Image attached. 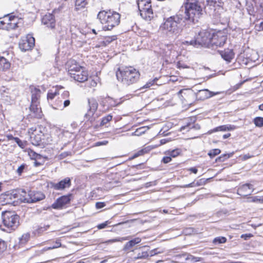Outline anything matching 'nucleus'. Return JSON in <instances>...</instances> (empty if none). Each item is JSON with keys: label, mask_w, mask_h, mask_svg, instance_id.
Here are the masks:
<instances>
[{"label": "nucleus", "mask_w": 263, "mask_h": 263, "mask_svg": "<svg viewBox=\"0 0 263 263\" xmlns=\"http://www.w3.org/2000/svg\"><path fill=\"white\" fill-rule=\"evenodd\" d=\"M71 78L79 82H84L88 79V72L84 67H82L78 71L74 73Z\"/></svg>", "instance_id": "dca6fc26"}, {"label": "nucleus", "mask_w": 263, "mask_h": 263, "mask_svg": "<svg viewBox=\"0 0 263 263\" xmlns=\"http://www.w3.org/2000/svg\"><path fill=\"white\" fill-rule=\"evenodd\" d=\"M88 104L89 108L85 115V117L90 122H92L95 119L93 116L98 108V103L95 99H90L88 100Z\"/></svg>", "instance_id": "ddd939ff"}, {"label": "nucleus", "mask_w": 263, "mask_h": 263, "mask_svg": "<svg viewBox=\"0 0 263 263\" xmlns=\"http://www.w3.org/2000/svg\"><path fill=\"white\" fill-rule=\"evenodd\" d=\"M253 236L252 234H242L241 236V238H243L245 240H247L249 238H251Z\"/></svg>", "instance_id": "3c124183"}, {"label": "nucleus", "mask_w": 263, "mask_h": 263, "mask_svg": "<svg viewBox=\"0 0 263 263\" xmlns=\"http://www.w3.org/2000/svg\"><path fill=\"white\" fill-rule=\"evenodd\" d=\"M222 2L221 0H206V6L205 9H209L210 13L217 16L222 11Z\"/></svg>", "instance_id": "1a4fd4ad"}, {"label": "nucleus", "mask_w": 263, "mask_h": 263, "mask_svg": "<svg viewBox=\"0 0 263 263\" xmlns=\"http://www.w3.org/2000/svg\"><path fill=\"white\" fill-rule=\"evenodd\" d=\"M18 197L17 194L14 192L12 191L11 193H7L1 196V199H4L5 204H11L14 202V200Z\"/></svg>", "instance_id": "4be33fe9"}, {"label": "nucleus", "mask_w": 263, "mask_h": 263, "mask_svg": "<svg viewBox=\"0 0 263 263\" xmlns=\"http://www.w3.org/2000/svg\"><path fill=\"white\" fill-rule=\"evenodd\" d=\"M227 241V238L224 237L219 236L216 237L213 241L214 244H220L225 243Z\"/></svg>", "instance_id": "e433bc0d"}, {"label": "nucleus", "mask_w": 263, "mask_h": 263, "mask_svg": "<svg viewBox=\"0 0 263 263\" xmlns=\"http://www.w3.org/2000/svg\"><path fill=\"white\" fill-rule=\"evenodd\" d=\"M178 95L185 105H192L196 99L195 93L191 89H181L178 92Z\"/></svg>", "instance_id": "0eeeda50"}, {"label": "nucleus", "mask_w": 263, "mask_h": 263, "mask_svg": "<svg viewBox=\"0 0 263 263\" xmlns=\"http://www.w3.org/2000/svg\"><path fill=\"white\" fill-rule=\"evenodd\" d=\"M7 138L8 140H13L14 141H15V139L16 138V137H14L12 135H8L7 136Z\"/></svg>", "instance_id": "0e129e2a"}, {"label": "nucleus", "mask_w": 263, "mask_h": 263, "mask_svg": "<svg viewBox=\"0 0 263 263\" xmlns=\"http://www.w3.org/2000/svg\"><path fill=\"white\" fill-rule=\"evenodd\" d=\"M149 128L147 126H143L137 128L135 132L132 134L133 136H140L144 134Z\"/></svg>", "instance_id": "c756f323"}, {"label": "nucleus", "mask_w": 263, "mask_h": 263, "mask_svg": "<svg viewBox=\"0 0 263 263\" xmlns=\"http://www.w3.org/2000/svg\"><path fill=\"white\" fill-rule=\"evenodd\" d=\"M252 185L251 184L246 183L243 184L238 189V194L242 196H246L250 195L253 191Z\"/></svg>", "instance_id": "aec40b11"}, {"label": "nucleus", "mask_w": 263, "mask_h": 263, "mask_svg": "<svg viewBox=\"0 0 263 263\" xmlns=\"http://www.w3.org/2000/svg\"><path fill=\"white\" fill-rule=\"evenodd\" d=\"M189 170L194 174H196L198 171L197 169L195 167H191L189 169Z\"/></svg>", "instance_id": "338daca9"}, {"label": "nucleus", "mask_w": 263, "mask_h": 263, "mask_svg": "<svg viewBox=\"0 0 263 263\" xmlns=\"http://www.w3.org/2000/svg\"><path fill=\"white\" fill-rule=\"evenodd\" d=\"M140 15L146 20H151L153 17L151 0H137Z\"/></svg>", "instance_id": "423d86ee"}, {"label": "nucleus", "mask_w": 263, "mask_h": 263, "mask_svg": "<svg viewBox=\"0 0 263 263\" xmlns=\"http://www.w3.org/2000/svg\"><path fill=\"white\" fill-rule=\"evenodd\" d=\"M168 141H170V140L168 139H161L160 141V145H163V144H164L166 143Z\"/></svg>", "instance_id": "680f3d73"}, {"label": "nucleus", "mask_w": 263, "mask_h": 263, "mask_svg": "<svg viewBox=\"0 0 263 263\" xmlns=\"http://www.w3.org/2000/svg\"><path fill=\"white\" fill-rule=\"evenodd\" d=\"M45 198V195L42 192H36L34 194V202L39 201Z\"/></svg>", "instance_id": "c9c22d12"}, {"label": "nucleus", "mask_w": 263, "mask_h": 263, "mask_svg": "<svg viewBox=\"0 0 263 263\" xmlns=\"http://www.w3.org/2000/svg\"><path fill=\"white\" fill-rule=\"evenodd\" d=\"M164 252L163 250L158 251V249H155L149 251L148 252L146 251H142L141 252H139L135 258L136 259H144L146 258L148 256H153L155 255L162 253Z\"/></svg>", "instance_id": "412c9836"}, {"label": "nucleus", "mask_w": 263, "mask_h": 263, "mask_svg": "<svg viewBox=\"0 0 263 263\" xmlns=\"http://www.w3.org/2000/svg\"><path fill=\"white\" fill-rule=\"evenodd\" d=\"M29 237L30 235L28 233L23 235L20 239V242L21 243H25L29 240Z\"/></svg>", "instance_id": "37998d69"}, {"label": "nucleus", "mask_w": 263, "mask_h": 263, "mask_svg": "<svg viewBox=\"0 0 263 263\" xmlns=\"http://www.w3.org/2000/svg\"><path fill=\"white\" fill-rule=\"evenodd\" d=\"M6 25L3 26V29L10 30L15 29L18 27V18L14 15H8L6 16Z\"/></svg>", "instance_id": "4468645a"}, {"label": "nucleus", "mask_w": 263, "mask_h": 263, "mask_svg": "<svg viewBox=\"0 0 263 263\" xmlns=\"http://www.w3.org/2000/svg\"><path fill=\"white\" fill-rule=\"evenodd\" d=\"M117 39L116 36H107L105 37L103 41L104 44L106 45L109 44L112 41H115Z\"/></svg>", "instance_id": "58836bf2"}, {"label": "nucleus", "mask_w": 263, "mask_h": 263, "mask_svg": "<svg viewBox=\"0 0 263 263\" xmlns=\"http://www.w3.org/2000/svg\"><path fill=\"white\" fill-rule=\"evenodd\" d=\"M41 90L37 88H34V117L42 118L43 116L41 107L37 101L40 97Z\"/></svg>", "instance_id": "9b49d317"}, {"label": "nucleus", "mask_w": 263, "mask_h": 263, "mask_svg": "<svg viewBox=\"0 0 263 263\" xmlns=\"http://www.w3.org/2000/svg\"><path fill=\"white\" fill-rule=\"evenodd\" d=\"M112 116L110 115H108L106 117L103 118L102 121L101 122V125H104L108 122L110 121L112 119Z\"/></svg>", "instance_id": "ea45409f"}, {"label": "nucleus", "mask_w": 263, "mask_h": 263, "mask_svg": "<svg viewBox=\"0 0 263 263\" xmlns=\"http://www.w3.org/2000/svg\"><path fill=\"white\" fill-rule=\"evenodd\" d=\"M153 85V83H151V82H149V83H146L143 87V88H149L151 86H152Z\"/></svg>", "instance_id": "774afa93"}, {"label": "nucleus", "mask_w": 263, "mask_h": 263, "mask_svg": "<svg viewBox=\"0 0 263 263\" xmlns=\"http://www.w3.org/2000/svg\"><path fill=\"white\" fill-rule=\"evenodd\" d=\"M144 150L141 149L134 155V157L135 158V157H137L139 156L142 155L144 154Z\"/></svg>", "instance_id": "4d7b16f0"}, {"label": "nucleus", "mask_w": 263, "mask_h": 263, "mask_svg": "<svg viewBox=\"0 0 263 263\" xmlns=\"http://www.w3.org/2000/svg\"><path fill=\"white\" fill-rule=\"evenodd\" d=\"M6 16L3 18V20H0V28L3 29V26L6 25Z\"/></svg>", "instance_id": "5fc2aeb1"}, {"label": "nucleus", "mask_w": 263, "mask_h": 263, "mask_svg": "<svg viewBox=\"0 0 263 263\" xmlns=\"http://www.w3.org/2000/svg\"><path fill=\"white\" fill-rule=\"evenodd\" d=\"M129 239V236L123 237H117L114 239H109L103 243L106 244H110L116 242H122L123 241L127 240Z\"/></svg>", "instance_id": "c85d7f7f"}, {"label": "nucleus", "mask_w": 263, "mask_h": 263, "mask_svg": "<svg viewBox=\"0 0 263 263\" xmlns=\"http://www.w3.org/2000/svg\"><path fill=\"white\" fill-rule=\"evenodd\" d=\"M70 104V101L69 100H65L64 102V107H66L69 105Z\"/></svg>", "instance_id": "69168bd1"}, {"label": "nucleus", "mask_w": 263, "mask_h": 263, "mask_svg": "<svg viewBox=\"0 0 263 263\" xmlns=\"http://www.w3.org/2000/svg\"><path fill=\"white\" fill-rule=\"evenodd\" d=\"M231 157V155L230 154H225L224 155H223V156H220L218 158V159L220 160V161H224L225 159H227V158H229Z\"/></svg>", "instance_id": "864d4df0"}, {"label": "nucleus", "mask_w": 263, "mask_h": 263, "mask_svg": "<svg viewBox=\"0 0 263 263\" xmlns=\"http://www.w3.org/2000/svg\"><path fill=\"white\" fill-rule=\"evenodd\" d=\"M172 160V158L170 156L168 155L167 156L164 157L162 159V162L164 163H167L171 162Z\"/></svg>", "instance_id": "de8ad7c7"}, {"label": "nucleus", "mask_w": 263, "mask_h": 263, "mask_svg": "<svg viewBox=\"0 0 263 263\" xmlns=\"http://www.w3.org/2000/svg\"><path fill=\"white\" fill-rule=\"evenodd\" d=\"M183 20V11H179L174 15L164 18L159 30L168 35H177L182 31Z\"/></svg>", "instance_id": "f257e3e1"}, {"label": "nucleus", "mask_w": 263, "mask_h": 263, "mask_svg": "<svg viewBox=\"0 0 263 263\" xmlns=\"http://www.w3.org/2000/svg\"><path fill=\"white\" fill-rule=\"evenodd\" d=\"M97 85V82L94 80H91L90 81V86L91 87H96Z\"/></svg>", "instance_id": "bf43d9fd"}, {"label": "nucleus", "mask_w": 263, "mask_h": 263, "mask_svg": "<svg viewBox=\"0 0 263 263\" xmlns=\"http://www.w3.org/2000/svg\"><path fill=\"white\" fill-rule=\"evenodd\" d=\"M25 164H22L18 167L16 172L19 175H21L25 167Z\"/></svg>", "instance_id": "49530a36"}, {"label": "nucleus", "mask_w": 263, "mask_h": 263, "mask_svg": "<svg viewBox=\"0 0 263 263\" xmlns=\"http://www.w3.org/2000/svg\"><path fill=\"white\" fill-rule=\"evenodd\" d=\"M220 53L221 57L228 62H230L234 57L233 50L229 49H227L224 51H221Z\"/></svg>", "instance_id": "5701e85b"}, {"label": "nucleus", "mask_w": 263, "mask_h": 263, "mask_svg": "<svg viewBox=\"0 0 263 263\" xmlns=\"http://www.w3.org/2000/svg\"><path fill=\"white\" fill-rule=\"evenodd\" d=\"M181 153V150L180 149L177 148L175 149H173L172 151H168L166 152V154L167 155L171 156V157L175 158L178 156Z\"/></svg>", "instance_id": "473e14b6"}, {"label": "nucleus", "mask_w": 263, "mask_h": 263, "mask_svg": "<svg viewBox=\"0 0 263 263\" xmlns=\"http://www.w3.org/2000/svg\"><path fill=\"white\" fill-rule=\"evenodd\" d=\"M15 141L20 147L23 148V143L18 138L16 137V138L15 139Z\"/></svg>", "instance_id": "8fccbe9b"}, {"label": "nucleus", "mask_w": 263, "mask_h": 263, "mask_svg": "<svg viewBox=\"0 0 263 263\" xmlns=\"http://www.w3.org/2000/svg\"><path fill=\"white\" fill-rule=\"evenodd\" d=\"M42 23L48 27L53 28L55 25L54 16L51 13L46 14L42 18Z\"/></svg>", "instance_id": "f3484780"}, {"label": "nucleus", "mask_w": 263, "mask_h": 263, "mask_svg": "<svg viewBox=\"0 0 263 263\" xmlns=\"http://www.w3.org/2000/svg\"><path fill=\"white\" fill-rule=\"evenodd\" d=\"M107 143H108V142L107 141H102V142H98L96 143V145L97 146H100V145H105Z\"/></svg>", "instance_id": "e2e57ef3"}, {"label": "nucleus", "mask_w": 263, "mask_h": 263, "mask_svg": "<svg viewBox=\"0 0 263 263\" xmlns=\"http://www.w3.org/2000/svg\"><path fill=\"white\" fill-rule=\"evenodd\" d=\"M2 218L4 226L8 230H15L19 226L20 217L14 212L7 211L3 212Z\"/></svg>", "instance_id": "39448f33"}, {"label": "nucleus", "mask_w": 263, "mask_h": 263, "mask_svg": "<svg viewBox=\"0 0 263 263\" xmlns=\"http://www.w3.org/2000/svg\"><path fill=\"white\" fill-rule=\"evenodd\" d=\"M58 95H59V90L57 88H55L54 90H50L47 94V99L52 100Z\"/></svg>", "instance_id": "7c9ffc66"}, {"label": "nucleus", "mask_w": 263, "mask_h": 263, "mask_svg": "<svg viewBox=\"0 0 263 263\" xmlns=\"http://www.w3.org/2000/svg\"><path fill=\"white\" fill-rule=\"evenodd\" d=\"M39 157H40V156L34 152V166H38L41 165H43L44 163V158H40L41 161H37V159Z\"/></svg>", "instance_id": "f704fd0d"}, {"label": "nucleus", "mask_w": 263, "mask_h": 263, "mask_svg": "<svg viewBox=\"0 0 263 263\" xmlns=\"http://www.w3.org/2000/svg\"><path fill=\"white\" fill-rule=\"evenodd\" d=\"M107 221H106L104 223H101L100 224H99L98 226H97V228L99 229H104L105 228L107 225Z\"/></svg>", "instance_id": "6e6d98bb"}, {"label": "nucleus", "mask_w": 263, "mask_h": 263, "mask_svg": "<svg viewBox=\"0 0 263 263\" xmlns=\"http://www.w3.org/2000/svg\"><path fill=\"white\" fill-rule=\"evenodd\" d=\"M212 34L206 30L200 31L195 39L197 45L204 46L210 48Z\"/></svg>", "instance_id": "9d476101"}, {"label": "nucleus", "mask_w": 263, "mask_h": 263, "mask_svg": "<svg viewBox=\"0 0 263 263\" xmlns=\"http://www.w3.org/2000/svg\"><path fill=\"white\" fill-rule=\"evenodd\" d=\"M254 122L256 126L262 127L263 126V118L256 117L254 119Z\"/></svg>", "instance_id": "4c0bfd02"}, {"label": "nucleus", "mask_w": 263, "mask_h": 263, "mask_svg": "<svg viewBox=\"0 0 263 263\" xmlns=\"http://www.w3.org/2000/svg\"><path fill=\"white\" fill-rule=\"evenodd\" d=\"M252 157H253L252 156H251L249 154H246V155H244L243 156H242L241 159H242V160L245 161L249 158H252Z\"/></svg>", "instance_id": "13d9d810"}, {"label": "nucleus", "mask_w": 263, "mask_h": 263, "mask_svg": "<svg viewBox=\"0 0 263 263\" xmlns=\"http://www.w3.org/2000/svg\"><path fill=\"white\" fill-rule=\"evenodd\" d=\"M120 14L115 11H102L99 12L98 18L103 25L104 30H111L120 22Z\"/></svg>", "instance_id": "7ed1b4c3"}, {"label": "nucleus", "mask_w": 263, "mask_h": 263, "mask_svg": "<svg viewBox=\"0 0 263 263\" xmlns=\"http://www.w3.org/2000/svg\"><path fill=\"white\" fill-rule=\"evenodd\" d=\"M253 202H257V201H261L262 202H263V200H261L260 199H259L258 198V197H252V199L251 200Z\"/></svg>", "instance_id": "052dcab7"}, {"label": "nucleus", "mask_w": 263, "mask_h": 263, "mask_svg": "<svg viewBox=\"0 0 263 263\" xmlns=\"http://www.w3.org/2000/svg\"><path fill=\"white\" fill-rule=\"evenodd\" d=\"M116 74L118 81L125 86L137 82L140 76L139 71L131 66L119 68Z\"/></svg>", "instance_id": "f03ea898"}, {"label": "nucleus", "mask_w": 263, "mask_h": 263, "mask_svg": "<svg viewBox=\"0 0 263 263\" xmlns=\"http://www.w3.org/2000/svg\"><path fill=\"white\" fill-rule=\"evenodd\" d=\"M141 239L139 237L135 238L129 241H128L124 246L123 250L125 251H129L131 249L135 246L136 244L140 242Z\"/></svg>", "instance_id": "b1692460"}, {"label": "nucleus", "mask_w": 263, "mask_h": 263, "mask_svg": "<svg viewBox=\"0 0 263 263\" xmlns=\"http://www.w3.org/2000/svg\"><path fill=\"white\" fill-rule=\"evenodd\" d=\"M5 248V244L4 241L0 239V253L3 252Z\"/></svg>", "instance_id": "603ef678"}, {"label": "nucleus", "mask_w": 263, "mask_h": 263, "mask_svg": "<svg viewBox=\"0 0 263 263\" xmlns=\"http://www.w3.org/2000/svg\"><path fill=\"white\" fill-rule=\"evenodd\" d=\"M220 150L219 149L216 148V149H214L210 151L209 152L208 155L211 158H213V157H215V156L220 154Z\"/></svg>", "instance_id": "a19ab883"}, {"label": "nucleus", "mask_w": 263, "mask_h": 263, "mask_svg": "<svg viewBox=\"0 0 263 263\" xmlns=\"http://www.w3.org/2000/svg\"><path fill=\"white\" fill-rule=\"evenodd\" d=\"M71 195L66 196H63L57 199L51 205V207L54 209H61L64 206L68 203L70 201Z\"/></svg>", "instance_id": "2eb2a0df"}, {"label": "nucleus", "mask_w": 263, "mask_h": 263, "mask_svg": "<svg viewBox=\"0 0 263 263\" xmlns=\"http://www.w3.org/2000/svg\"><path fill=\"white\" fill-rule=\"evenodd\" d=\"M33 45V35L28 34L21 39L19 43V47L22 51H26L31 50Z\"/></svg>", "instance_id": "f8f14e48"}, {"label": "nucleus", "mask_w": 263, "mask_h": 263, "mask_svg": "<svg viewBox=\"0 0 263 263\" xmlns=\"http://www.w3.org/2000/svg\"><path fill=\"white\" fill-rule=\"evenodd\" d=\"M35 138L37 141H36V143H34V145H40V142H42V143H45V142L44 141V138H42L41 136H40L38 138V137L36 136H35Z\"/></svg>", "instance_id": "a18cd8bd"}, {"label": "nucleus", "mask_w": 263, "mask_h": 263, "mask_svg": "<svg viewBox=\"0 0 263 263\" xmlns=\"http://www.w3.org/2000/svg\"><path fill=\"white\" fill-rule=\"evenodd\" d=\"M227 40V36L221 31L213 33L211 38L210 48H217L223 46Z\"/></svg>", "instance_id": "6e6552de"}, {"label": "nucleus", "mask_w": 263, "mask_h": 263, "mask_svg": "<svg viewBox=\"0 0 263 263\" xmlns=\"http://www.w3.org/2000/svg\"><path fill=\"white\" fill-rule=\"evenodd\" d=\"M86 5V0H75V6L77 10L85 7Z\"/></svg>", "instance_id": "2f4dec72"}, {"label": "nucleus", "mask_w": 263, "mask_h": 263, "mask_svg": "<svg viewBox=\"0 0 263 263\" xmlns=\"http://www.w3.org/2000/svg\"><path fill=\"white\" fill-rule=\"evenodd\" d=\"M67 67L70 77L82 67L74 60H69L67 63Z\"/></svg>", "instance_id": "6ab92c4d"}, {"label": "nucleus", "mask_w": 263, "mask_h": 263, "mask_svg": "<svg viewBox=\"0 0 263 263\" xmlns=\"http://www.w3.org/2000/svg\"><path fill=\"white\" fill-rule=\"evenodd\" d=\"M182 44L184 45H191L194 47H197L198 46L197 42H196V39L190 41H185L182 42Z\"/></svg>", "instance_id": "c03bdc74"}, {"label": "nucleus", "mask_w": 263, "mask_h": 263, "mask_svg": "<svg viewBox=\"0 0 263 263\" xmlns=\"http://www.w3.org/2000/svg\"><path fill=\"white\" fill-rule=\"evenodd\" d=\"M105 206V203L104 202H98L96 203V207L98 209L104 208Z\"/></svg>", "instance_id": "09e8293b"}, {"label": "nucleus", "mask_w": 263, "mask_h": 263, "mask_svg": "<svg viewBox=\"0 0 263 263\" xmlns=\"http://www.w3.org/2000/svg\"><path fill=\"white\" fill-rule=\"evenodd\" d=\"M71 185V180L68 177L64 179L58 183H54L52 187L56 190H62L66 187H69Z\"/></svg>", "instance_id": "a211bd4d"}, {"label": "nucleus", "mask_w": 263, "mask_h": 263, "mask_svg": "<svg viewBox=\"0 0 263 263\" xmlns=\"http://www.w3.org/2000/svg\"><path fill=\"white\" fill-rule=\"evenodd\" d=\"M211 92H210L208 90H199L198 94L200 95H204L205 98H208L211 97L212 95H211Z\"/></svg>", "instance_id": "79ce46f5"}, {"label": "nucleus", "mask_w": 263, "mask_h": 263, "mask_svg": "<svg viewBox=\"0 0 263 263\" xmlns=\"http://www.w3.org/2000/svg\"><path fill=\"white\" fill-rule=\"evenodd\" d=\"M185 259L190 261L192 263H195L200 261L202 260V258L199 257H195L191 254L187 255Z\"/></svg>", "instance_id": "72a5a7b5"}, {"label": "nucleus", "mask_w": 263, "mask_h": 263, "mask_svg": "<svg viewBox=\"0 0 263 263\" xmlns=\"http://www.w3.org/2000/svg\"><path fill=\"white\" fill-rule=\"evenodd\" d=\"M10 67L9 62L4 57H0V70L4 71L8 69Z\"/></svg>", "instance_id": "bb28decb"}, {"label": "nucleus", "mask_w": 263, "mask_h": 263, "mask_svg": "<svg viewBox=\"0 0 263 263\" xmlns=\"http://www.w3.org/2000/svg\"><path fill=\"white\" fill-rule=\"evenodd\" d=\"M24 193V195H23V198L22 199V200L24 202H27V203H32L33 202V198L32 196V192L31 191H30L28 193H27L26 192H23Z\"/></svg>", "instance_id": "cd10ccee"}, {"label": "nucleus", "mask_w": 263, "mask_h": 263, "mask_svg": "<svg viewBox=\"0 0 263 263\" xmlns=\"http://www.w3.org/2000/svg\"><path fill=\"white\" fill-rule=\"evenodd\" d=\"M61 246V243L60 240L57 239L54 242V245L53 247H45L41 251L35 250V253L36 255H39L42 253H43L45 251H47L48 250L57 249Z\"/></svg>", "instance_id": "393cba45"}, {"label": "nucleus", "mask_w": 263, "mask_h": 263, "mask_svg": "<svg viewBox=\"0 0 263 263\" xmlns=\"http://www.w3.org/2000/svg\"><path fill=\"white\" fill-rule=\"evenodd\" d=\"M184 9L180 10L183 11V19L190 20L193 23L198 21L202 14L201 6L197 2H188L184 5Z\"/></svg>", "instance_id": "20e7f679"}, {"label": "nucleus", "mask_w": 263, "mask_h": 263, "mask_svg": "<svg viewBox=\"0 0 263 263\" xmlns=\"http://www.w3.org/2000/svg\"><path fill=\"white\" fill-rule=\"evenodd\" d=\"M234 128H235V127L234 126L224 125L219 126L218 127H217L214 128L213 129H212L211 130V133H212L213 132H219V131L224 132V131L232 130L234 129Z\"/></svg>", "instance_id": "a878e982"}]
</instances>
